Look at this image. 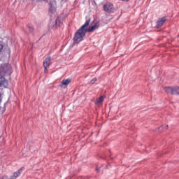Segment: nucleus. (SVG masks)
<instances>
[{
  "instance_id": "f257e3e1",
  "label": "nucleus",
  "mask_w": 179,
  "mask_h": 179,
  "mask_svg": "<svg viewBox=\"0 0 179 179\" xmlns=\"http://www.w3.org/2000/svg\"><path fill=\"white\" fill-rule=\"evenodd\" d=\"M12 67L8 64H1L0 66V87H8V83L3 76L5 75H11Z\"/></svg>"
},
{
  "instance_id": "f03ea898",
  "label": "nucleus",
  "mask_w": 179,
  "mask_h": 179,
  "mask_svg": "<svg viewBox=\"0 0 179 179\" xmlns=\"http://www.w3.org/2000/svg\"><path fill=\"white\" fill-rule=\"evenodd\" d=\"M90 20L91 19L88 18L86 20L85 23L83 26H81L80 29H78L76 32L73 37L74 43L76 44H79L80 41H83V38H85L86 36V31H85V28L89 27V25L90 24Z\"/></svg>"
},
{
  "instance_id": "7ed1b4c3",
  "label": "nucleus",
  "mask_w": 179,
  "mask_h": 179,
  "mask_svg": "<svg viewBox=\"0 0 179 179\" xmlns=\"http://www.w3.org/2000/svg\"><path fill=\"white\" fill-rule=\"evenodd\" d=\"M164 91L168 94L178 95L179 96V87H165Z\"/></svg>"
},
{
  "instance_id": "20e7f679",
  "label": "nucleus",
  "mask_w": 179,
  "mask_h": 179,
  "mask_svg": "<svg viewBox=\"0 0 179 179\" xmlns=\"http://www.w3.org/2000/svg\"><path fill=\"white\" fill-rule=\"evenodd\" d=\"M103 10L106 12V13H114L115 8H114V5L111 3H107L103 5Z\"/></svg>"
},
{
  "instance_id": "39448f33",
  "label": "nucleus",
  "mask_w": 179,
  "mask_h": 179,
  "mask_svg": "<svg viewBox=\"0 0 179 179\" xmlns=\"http://www.w3.org/2000/svg\"><path fill=\"white\" fill-rule=\"evenodd\" d=\"M166 22H167V17H162L159 18L157 21V29H160V27H162V26H163Z\"/></svg>"
},
{
  "instance_id": "423d86ee",
  "label": "nucleus",
  "mask_w": 179,
  "mask_h": 179,
  "mask_svg": "<svg viewBox=\"0 0 179 179\" xmlns=\"http://www.w3.org/2000/svg\"><path fill=\"white\" fill-rule=\"evenodd\" d=\"M50 65H51V57H48L45 58V61L43 62L44 69H47V68H50Z\"/></svg>"
},
{
  "instance_id": "0eeeda50",
  "label": "nucleus",
  "mask_w": 179,
  "mask_h": 179,
  "mask_svg": "<svg viewBox=\"0 0 179 179\" xmlns=\"http://www.w3.org/2000/svg\"><path fill=\"white\" fill-rule=\"evenodd\" d=\"M96 27H97V24L95 23L94 25L89 27L88 28L87 27L84 28V30L85 31V33H92V31H93L94 30H96Z\"/></svg>"
},
{
  "instance_id": "6e6552de",
  "label": "nucleus",
  "mask_w": 179,
  "mask_h": 179,
  "mask_svg": "<svg viewBox=\"0 0 179 179\" xmlns=\"http://www.w3.org/2000/svg\"><path fill=\"white\" fill-rule=\"evenodd\" d=\"M22 171H23V169L21 168L18 169L16 172L13 173V176L10 177V179H16L20 174H22Z\"/></svg>"
},
{
  "instance_id": "1a4fd4ad",
  "label": "nucleus",
  "mask_w": 179,
  "mask_h": 179,
  "mask_svg": "<svg viewBox=\"0 0 179 179\" xmlns=\"http://www.w3.org/2000/svg\"><path fill=\"white\" fill-rule=\"evenodd\" d=\"M71 78H67V79L63 80L60 84V87H62V86H68V85H69V83H71Z\"/></svg>"
},
{
  "instance_id": "9d476101",
  "label": "nucleus",
  "mask_w": 179,
  "mask_h": 179,
  "mask_svg": "<svg viewBox=\"0 0 179 179\" xmlns=\"http://www.w3.org/2000/svg\"><path fill=\"white\" fill-rule=\"evenodd\" d=\"M34 31V27H33V25L31 24H27V29H26V33H27V34H29V33H33Z\"/></svg>"
},
{
  "instance_id": "9b49d317",
  "label": "nucleus",
  "mask_w": 179,
  "mask_h": 179,
  "mask_svg": "<svg viewBox=\"0 0 179 179\" xmlns=\"http://www.w3.org/2000/svg\"><path fill=\"white\" fill-rule=\"evenodd\" d=\"M61 26V20L59 17H57L55 24H53V29H57V27H59Z\"/></svg>"
},
{
  "instance_id": "f8f14e48",
  "label": "nucleus",
  "mask_w": 179,
  "mask_h": 179,
  "mask_svg": "<svg viewBox=\"0 0 179 179\" xmlns=\"http://www.w3.org/2000/svg\"><path fill=\"white\" fill-rule=\"evenodd\" d=\"M103 101H104V96H101L96 100L95 104H101V103H103Z\"/></svg>"
},
{
  "instance_id": "ddd939ff",
  "label": "nucleus",
  "mask_w": 179,
  "mask_h": 179,
  "mask_svg": "<svg viewBox=\"0 0 179 179\" xmlns=\"http://www.w3.org/2000/svg\"><path fill=\"white\" fill-rule=\"evenodd\" d=\"M55 10H56L55 6H52V2L50 1V12L51 13H55Z\"/></svg>"
},
{
  "instance_id": "4468645a",
  "label": "nucleus",
  "mask_w": 179,
  "mask_h": 179,
  "mask_svg": "<svg viewBox=\"0 0 179 179\" xmlns=\"http://www.w3.org/2000/svg\"><path fill=\"white\" fill-rule=\"evenodd\" d=\"M96 82H97V78H94L93 79H92L90 80L91 85H94L96 83Z\"/></svg>"
},
{
  "instance_id": "2eb2a0df",
  "label": "nucleus",
  "mask_w": 179,
  "mask_h": 179,
  "mask_svg": "<svg viewBox=\"0 0 179 179\" xmlns=\"http://www.w3.org/2000/svg\"><path fill=\"white\" fill-rule=\"evenodd\" d=\"M3 50V45H2V43H1V42H0V54H1V52H2Z\"/></svg>"
},
{
  "instance_id": "dca6fc26",
  "label": "nucleus",
  "mask_w": 179,
  "mask_h": 179,
  "mask_svg": "<svg viewBox=\"0 0 179 179\" xmlns=\"http://www.w3.org/2000/svg\"><path fill=\"white\" fill-rule=\"evenodd\" d=\"M96 171L97 173H100V168H99V167L96 166Z\"/></svg>"
},
{
  "instance_id": "f3484780",
  "label": "nucleus",
  "mask_w": 179,
  "mask_h": 179,
  "mask_svg": "<svg viewBox=\"0 0 179 179\" xmlns=\"http://www.w3.org/2000/svg\"><path fill=\"white\" fill-rule=\"evenodd\" d=\"M45 70H44V72H45V73H47V72H48V68H46V69H44Z\"/></svg>"
},
{
  "instance_id": "a211bd4d",
  "label": "nucleus",
  "mask_w": 179,
  "mask_h": 179,
  "mask_svg": "<svg viewBox=\"0 0 179 179\" xmlns=\"http://www.w3.org/2000/svg\"><path fill=\"white\" fill-rule=\"evenodd\" d=\"M169 129V125H166L165 126V129Z\"/></svg>"
},
{
  "instance_id": "6ab92c4d",
  "label": "nucleus",
  "mask_w": 179,
  "mask_h": 179,
  "mask_svg": "<svg viewBox=\"0 0 179 179\" xmlns=\"http://www.w3.org/2000/svg\"><path fill=\"white\" fill-rule=\"evenodd\" d=\"M92 23H94V21H92Z\"/></svg>"
},
{
  "instance_id": "aec40b11",
  "label": "nucleus",
  "mask_w": 179,
  "mask_h": 179,
  "mask_svg": "<svg viewBox=\"0 0 179 179\" xmlns=\"http://www.w3.org/2000/svg\"><path fill=\"white\" fill-rule=\"evenodd\" d=\"M0 97H1V95H0Z\"/></svg>"
}]
</instances>
